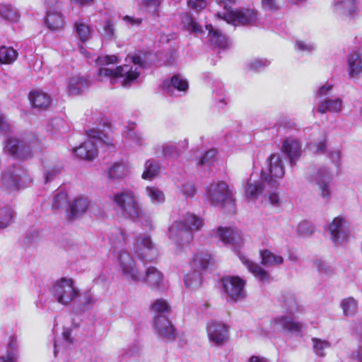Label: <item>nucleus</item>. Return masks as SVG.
Returning <instances> with one entry per match:
<instances>
[{"mask_svg": "<svg viewBox=\"0 0 362 362\" xmlns=\"http://www.w3.org/2000/svg\"><path fill=\"white\" fill-rule=\"evenodd\" d=\"M32 106L40 110H46L50 105V96L42 90H34L29 94Z\"/></svg>", "mask_w": 362, "mask_h": 362, "instance_id": "obj_29", "label": "nucleus"}, {"mask_svg": "<svg viewBox=\"0 0 362 362\" xmlns=\"http://www.w3.org/2000/svg\"><path fill=\"white\" fill-rule=\"evenodd\" d=\"M267 171L262 170L261 180H252L251 178L247 181L245 187V195L249 199H257L266 190L267 187L277 189L278 180L281 179L284 175V167L281 156L279 154L273 153L267 159Z\"/></svg>", "mask_w": 362, "mask_h": 362, "instance_id": "obj_2", "label": "nucleus"}, {"mask_svg": "<svg viewBox=\"0 0 362 362\" xmlns=\"http://www.w3.org/2000/svg\"><path fill=\"white\" fill-rule=\"evenodd\" d=\"M341 307L343 310L344 315L346 316H354L358 310L357 302L352 297L344 298L341 302Z\"/></svg>", "mask_w": 362, "mask_h": 362, "instance_id": "obj_42", "label": "nucleus"}, {"mask_svg": "<svg viewBox=\"0 0 362 362\" xmlns=\"http://www.w3.org/2000/svg\"><path fill=\"white\" fill-rule=\"evenodd\" d=\"M281 151L288 158L291 168H293L302 155V145L295 138H286L283 141Z\"/></svg>", "mask_w": 362, "mask_h": 362, "instance_id": "obj_21", "label": "nucleus"}, {"mask_svg": "<svg viewBox=\"0 0 362 362\" xmlns=\"http://www.w3.org/2000/svg\"><path fill=\"white\" fill-rule=\"evenodd\" d=\"M206 28L209 30V40L212 45L221 49H225L228 47L227 38L221 31L214 29L211 25H206Z\"/></svg>", "mask_w": 362, "mask_h": 362, "instance_id": "obj_33", "label": "nucleus"}, {"mask_svg": "<svg viewBox=\"0 0 362 362\" xmlns=\"http://www.w3.org/2000/svg\"><path fill=\"white\" fill-rule=\"evenodd\" d=\"M314 266L320 274H329L332 272V267L324 260L316 259L314 262Z\"/></svg>", "mask_w": 362, "mask_h": 362, "instance_id": "obj_57", "label": "nucleus"}, {"mask_svg": "<svg viewBox=\"0 0 362 362\" xmlns=\"http://www.w3.org/2000/svg\"><path fill=\"white\" fill-rule=\"evenodd\" d=\"M108 238L110 244L115 250L122 247L126 241L125 233L119 228L114 229V230L109 234Z\"/></svg>", "mask_w": 362, "mask_h": 362, "instance_id": "obj_39", "label": "nucleus"}, {"mask_svg": "<svg viewBox=\"0 0 362 362\" xmlns=\"http://www.w3.org/2000/svg\"><path fill=\"white\" fill-rule=\"evenodd\" d=\"M203 225V220L200 217L186 213L181 219L170 225L168 235L177 246L187 245L193 240L194 232L199 230Z\"/></svg>", "mask_w": 362, "mask_h": 362, "instance_id": "obj_4", "label": "nucleus"}, {"mask_svg": "<svg viewBox=\"0 0 362 362\" xmlns=\"http://www.w3.org/2000/svg\"><path fill=\"white\" fill-rule=\"evenodd\" d=\"M68 203V194L62 189L56 192L52 200V207L54 210L64 209Z\"/></svg>", "mask_w": 362, "mask_h": 362, "instance_id": "obj_41", "label": "nucleus"}, {"mask_svg": "<svg viewBox=\"0 0 362 362\" xmlns=\"http://www.w3.org/2000/svg\"><path fill=\"white\" fill-rule=\"evenodd\" d=\"M206 201L212 206L223 208L226 204L233 205L234 198L232 190L223 181L214 182L206 187Z\"/></svg>", "mask_w": 362, "mask_h": 362, "instance_id": "obj_9", "label": "nucleus"}, {"mask_svg": "<svg viewBox=\"0 0 362 362\" xmlns=\"http://www.w3.org/2000/svg\"><path fill=\"white\" fill-rule=\"evenodd\" d=\"M333 89L332 84L326 83L320 86L315 93V98L318 99V101L322 99L327 98L329 92Z\"/></svg>", "mask_w": 362, "mask_h": 362, "instance_id": "obj_55", "label": "nucleus"}, {"mask_svg": "<svg viewBox=\"0 0 362 362\" xmlns=\"http://www.w3.org/2000/svg\"><path fill=\"white\" fill-rule=\"evenodd\" d=\"M123 21L130 26H139L142 23L141 18H135L130 16H125L122 18Z\"/></svg>", "mask_w": 362, "mask_h": 362, "instance_id": "obj_62", "label": "nucleus"}, {"mask_svg": "<svg viewBox=\"0 0 362 362\" xmlns=\"http://www.w3.org/2000/svg\"><path fill=\"white\" fill-rule=\"evenodd\" d=\"M13 218V211L11 207L5 206L0 209V229L7 227Z\"/></svg>", "mask_w": 362, "mask_h": 362, "instance_id": "obj_47", "label": "nucleus"}, {"mask_svg": "<svg viewBox=\"0 0 362 362\" xmlns=\"http://www.w3.org/2000/svg\"><path fill=\"white\" fill-rule=\"evenodd\" d=\"M269 189H266L267 191V196L269 202L274 206H279L280 205V199L279 194L276 192H273L274 189L269 187Z\"/></svg>", "mask_w": 362, "mask_h": 362, "instance_id": "obj_60", "label": "nucleus"}, {"mask_svg": "<svg viewBox=\"0 0 362 362\" xmlns=\"http://www.w3.org/2000/svg\"><path fill=\"white\" fill-rule=\"evenodd\" d=\"M125 62L124 65L113 69L110 66L118 63L117 56L99 57L97 63L100 67L98 70V81L109 82L113 86L129 87L138 79L144 62L138 55H129Z\"/></svg>", "mask_w": 362, "mask_h": 362, "instance_id": "obj_1", "label": "nucleus"}, {"mask_svg": "<svg viewBox=\"0 0 362 362\" xmlns=\"http://www.w3.org/2000/svg\"><path fill=\"white\" fill-rule=\"evenodd\" d=\"M330 238L335 245L344 243L350 235L347 221L342 216L334 218L328 227Z\"/></svg>", "mask_w": 362, "mask_h": 362, "instance_id": "obj_17", "label": "nucleus"}, {"mask_svg": "<svg viewBox=\"0 0 362 362\" xmlns=\"http://www.w3.org/2000/svg\"><path fill=\"white\" fill-rule=\"evenodd\" d=\"M187 21L186 28L188 31L195 33H201L202 32V26L194 19L187 16Z\"/></svg>", "mask_w": 362, "mask_h": 362, "instance_id": "obj_59", "label": "nucleus"}, {"mask_svg": "<svg viewBox=\"0 0 362 362\" xmlns=\"http://www.w3.org/2000/svg\"><path fill=\"white\" fill-rule=\"evenodd\" d=\"M181 191L186 198H192L196 194L197 189L194 183L187 182L182 185Z\"/></svg>", "mask_w": 362, "mask_h": 362, "instance_id": "obj_54", "label": "nucleus"}, {"mask_svg": "<svg viewBox=\"0 0 362 362\" xmlns=\"http://www.w3.org/2000/svg\"><path fill=\"white\" fill-rule=\"evenodd\" d=\"M65 124L63 119L60 118H54L51 120L47 127V131L52 134L64 133L66 131Z\"/></svg>", "mask_w": 362, "mask_h": 362, "instance_id": "obj_48", "label": "nucleus"}, {"mask_svg": "<svg viewBox=\"0 0 362 362\" xmlns=\"http://www.w3.org/2000/svg\"><path fill=\"white\" fill-rule=\"evenodd\" d=\"M308 149L315 154H323L327 153V137L324 136L321 140L310 142L308 146Z\"/></svg>", "mask_w": 362, "mask_h": 362, "instance_id": "obj_46", "label": "nucleus"}, {"mask_svg": "<svg viewBox=\"0 0 362 362\" xmlns=\"http://www.w3.org/2000/svg\"><path fill=\"white\" fill-rule=\"evenodd\" d=\"M40 233L37 230L30 232L25 238V242L28 245H33L36 243L40 238Z\"/></svg>", "mask_w": 362, "mask_h": 362, "instance_id": "obj_63", "label": "nucleus"}, {"mask_svg": "<svg viewBox=\"0 0 362 362\" xmlns=\"http://www.w3.org/2000/svg\"><path fill=\"white\" fill-rule=\"evenodd\" d=\"M115 25L112 21L106 20L103 27L102 36L107 40H112L115 38Z\"/></svg>", "mask_w": 362, "mask_h": 362, "instance_id": "obj_50", "label": "nucleus"}, {"mask_svg": "<svg viewBox=\"0 0 362 362\" xmlns=\"http://www.w3.org/2000/svg\"><path fill=\"white\" fill-rule=\"evenodd\" d=\"M303 324L293 320L291 317L284 315L274 318L269 322V327L267 325L262 328V334L268 335L270 333L281 332H300L302 330Z\"/></svg>", "mask_w": 362, "mask_h": 362, "instance_id": "obj_14", "label": "nucleus"}, {"mask_svg": "<svg viewBox=\"0 0 362 362\" xmlns=\"http://www.w3.org/2000/svg\"><path fill=\"white\" fill-rule=\"evenodd\" d=\"M42 145L33 134H26L21 140L14 136L7 138L3 148L4 153L18 159H27L41 151Z\"/></svg>", "mask_w": 362, "mask_h": 362, "instance_id": "obj_5", "label": "nucleus"}, {"mask_svg": "<svg viewBox=\"0 0 362 362\" xmlns=\"http://www.w3.org/2000/svg\"><path fill=\"white\" fill-rule=\"evenodd\" d=\"M163 0H144L143 5L148 11L154 16H158L159 8Z\"/></svg>", "mask_w": 362, "mask_h": 362, "instance_id": "obj_51", "label": "nucleus"}, {"mask_svg": "<svg viewBox=\"0 0 362 362\" xmlns=\"http://www.w3.org/2000/svg\"><path fill=\"white\" fill-rule=\"evenodd\" d=\"M211 256L208 253H198L194 256L192 267L195 271L187 274L184 281L187 287L197 288L202 284L201 270L206 269L211 262Z\"/></svg>", "mask_w": 362, "mask_h": 362, "instance_id": "obj_13", "label": "nucleus"}, {"mask_svg": "<svg viewBox=\"0 0 362 362\" xmlns=\"http://www.w3.org/2000/svg\"><path fill=\"white\" fill-rule=\"evenodd\" d=\"M151 308L155 314L153 326L156 333L166 341H173L176 337V333L167 317L170 312L168 303L162 298L157 299L151 305Z\"/></svg>", "mask_w": 362, "mask_h": 362, "instance_id": "obj_6", "label": "nucleus"}, {"mask_svg": "<svg viewBox=\"0 0 362 362\" xmlns=\"http://www.w3.org/2000/svg\"><path fill=\"white\" fill-rule=\"evenodd\" d=\"M326 153L332 163L337 168H339L341 158V151L339 148H332L328 150Z\"/></svg>", "mask_w": 362, "mask_h": 362, "instance_id": "obj_53", "label": "nucleus"}, {"mask_svg": "<svg viewBox=\"0 0 362 362\" xmlns=\"http://www.w3.org/2000/svg\"><path fill=\"white\" fill-rule=\"evenodd\" d=\"M145 194L150 199L153 204H163L165 197L163 192L153 186H148L145 188Z\"/></svg>", "mask_w": 362, "mask_h": 362, "instance_id": "obj_38", "label": "nucleus"}, {"mask_svg": "<svg viewBox=\"0 0 362 362\" xmlns=\"http://www.w3.org/2000/svg\"><path fill=\"white\" fill-rule=\"evenodd\" d=\"M343 100L340 98L320 100L317 102V112L320 114L327 112L339 113L342 110Z\"/></svg>", "mask_w": 362, "mask_h": 362, "instance_id": "obj_26", "label": "nucleus"}, {"mask_svg": "<svg viewBox=\"0 0 362 362\" xmlns=\"http://www.w3.org/2000/svg\"><path fill=\"white\" fill-rule=\"evenodd\" d=\"M128 174V168L122 162L114 163L107 169V177L112 180L124 179Z\"/></svg>", "mask_w": 362, "mask_h": 362, "instance_id": "obj_32", "label": "nucleus"}, {"mask_svg": "<svg viewBox=\"0 0 362 362\" xmlns=\"http://www.w3.org/2000/svg\"><path fill=\"white\" fill-rule=\"evenodd\" d=\"M88 139L79 146L74 148V152L77 157L86 160H93L98 155L97 146L98 144L112 145V141L97 129H90L87 132Z\"/></svg>", "mask_w": 362, "mask_h": 362, "instance_id": "obj_8", "label": "nucleus"}, {"mask_svg": "<svg viewBox=\"0 0 362 362\" xmlns=\"http://www.w3.org/2000/svg\"><path fill=\"white\" fill-rule=\"evenodd\" d=\"M50 293L59 303L66 305L75 302L79 296V291L71 279L61 278L50 288Z\"/></svg>", "mask_w": 362, "mask_h": 362, "instance_id": "obj_10", "label": "nucleus"}, {"mask_svg": "<svg viewBox=\"0 0 362 362\" xmlns=\"http://www.w3.org/2000/svg\"><path fill=\"white\" fill-rule=\"evenodd\" d=\"M0 15L2 18L16 22L18 20L19 14L16 8L11 5H3L0 7Z\"/></svg>", "mask_w": 362, "mask_h": 362, "instance_id": "obj_45", "label": "nucleus"}, {"mask_svg": "<svg viewBox=\"0 0 362 362\" xmlns=\"http://www.w3.org/2000/svg\"><path fill=\"white\" fill-rule=\"evenodd\" d=\"M217 235L224 245H230L235 251L242 245V236L238 230L219 227L217 229Z\"/></svg>", "mask_w": 362, "mask_h": 362, "instance_id": "obj_23", "label": "nucleus"}, {"mask_svg": "<svg viewBox=\"0 0 362 362\" xmlns=\"http://www.w3.org/2000/svg\"><path fill=\"white\" fill-rule=\"evenodd\" d=\"M160 165L158 161L148 159L144 163V170L141 175L144 180H152L158 175Z\"/></svg>", "mask_w": 362, "mask_h": 362, "instance_id": "obj_34", "label": "nucleus"}, {"mask_svg": "<svg viewBox=\"0 0 362 362\" xmlns=\"http://www.w3.org/2000/svg\"><path fill=\"white\" fill-rule=\"evenodd\" d=\"M347 71L350 78L362 74V57L358 53H353L347 57Z\"/></svg>", "mask_w": 362, "mask_h": 362, "instance_id": "obj_30", "label": "nucleus"}, {"mask_svg": "<svg viewBox=\"0 0 362 362\" xmlns=\"http://www.w3.org/2000/svg\"><path fill=\"white\" fill-rule=\"evenodd\" d=\"M238 256L242 263L246 266L247 269L260 281L264 282L269 280V274L263 269L259 265L251 262L240 252L236 251Z\"/></svg>", "mask_w": 362, "mask_h": 362, "instance_id": "obj_28", "label": "nucleus"}, {"mask_svg": "<svg viewBox=\"0 0 362 362\" xmlns=\"http://www.w3.org/2000/svg\"><path fill=\"white\" fill-rule=\"evenodd\" d=\"M283 306L286 308V312L291 315L301 311V308L293 294H288L284 296Z\"/></svg>", "mask_w": 362, "mask_h": 362, "instance_id": "obj_43", "label": "nucleus"}, {"mask_svg": "<svg viewBox=\"0 0 362 362\" xmlns=\"http://www.w3.org/2000/svg\"><path fill=\"white\" fill-rule=\"evenodd\" d=\"M270 62L266 59H255L248 64V69L250 70L259 71L264 67L269 66Z\"/></svg>", "mask_w": 362, "mask_h": 362, "instance_id": "obj_52", "label": "nucleus"}, {"mask_svg": "<svg viewBox=\"0 0 362 362\" xmlns=\"http://www.w3.org/2000/svg\"><path fill=\"white\" fill-rule=\"evenodd\" d=\"M296 47L298 50L305 52H311L315 49V45L310 42L297 41Z\"/></svg>", "mask_w": 362, "mask_h": 362, "instance_id": "obj_58", "label": "nucleus"}, {"mask_svg": "<svg viewBox=\"0 0 362 362\" xmlns=\"http://www.w3.org/2000/svg\"><path fill=\"white\" fill-rule=\"evenodd\" d=\"M88 86V82L80 76H74L69 79L68 89L71 94H79Z\"/></svg>", "mask_w": 362, "mask_h": 362, "instance_id": "obj_36", "label": "nucleus"}, {"mask_svg": "<svg viewBox=\"0 0 362 362\" xmlns=\"http://www.w3.org/2000/svg\"><path fill=\"white\" fill-rule=\"evenodd\" d=\"M74 28L81 42H86L91 38L93 30L84 19L76 21Z\"/></svg>", "mask_w": 362, "mask_h": 362, "instance_id": "obj_31", "label": "nucleus"}, {"mask_svg": "<svg viewBox=\"0 0 362 362\" xmlns=\"http://www.w3.org/2000/svg\"><path fill=\"white\" fill-rule=\"evenodd\" d=\"M307 180L318 187L320 194L324 199L328 200L331 197L332 175L328 168L323 166L312 170L308 173Z\"/></svg>", "mask_w": 362, "mask_h": 362, "instance_id": "obj_12", "label": "nucleus"}, {"mask_svg": "<svg viewBox=\"0 0 362 362\" xmlns=\"http://www.w3.org/2000/svg\"><path fill=\"white\" fill-rule=\"evenodd\" d=\"M334 11L339 16L354 18L359 11L358 0H337L334 4Z\"/></svg>", "mask_w": 362, "mask_h": 362, "instance_id": "obj_24", "label": "nucleus"}, {"mask_svg": "<svg viewBox=\"0 0 362 362\" xmlns=\"http://www.w3.org/2000/svg\"><path fill=\"white\" fill-rule=\"evenodd\" d=\"M136 245L134 254L144 264L156 260L158 251L148 235H140L136 239Z\"/></svg>", "mask_w": 362, "mask_h": 362, "instance_id": "obj_15", "label": "nucleus"}, {"mask_svg": "<svg viewBox=\"0 0 362 362\" xmlns=\"http://www.w3.org/2000/svg\"><path fill=\"white\" fill-rule=\"evenodd\" d=\"M207 335L210 341L216 346L223 344L228 337V327L225 324L211 321L208 323Z\"/></svg>", "mask_w": 362, "mask_h": 362, "instance_id": "obj_20", "label": "nucleus"}, {"mask_svg": "<svg viewBox=\"0 0 362 362\" xmlns=\"http://www.w3.org/2000/svg\"><path fill=\"white\" fill-rule=\"evenodd\" d=\"M187 141L184 140L180 143L168 142L154 147V153L158 158H177L180 154V149L187 147Z\"/></svg>", "mask_w": 362, "mask_h": 362, "instance_id": "obj_22", "label": "nucleus"}, {"mask_svg": "<svg viewBox=\"0 0 362 362\" xmlns=\"http://www.w3.org/2000/svg\"><path fill=\"white\" fill-rule=\"evenodd\" d=\"M312 345L315 354L320 357L325 356V351L330 347V343L328 341L315 337L312 339Z\"/></svg>", "mask_w": 362, "mask_h": 362, "instance_id": "obj_44", "label": "nucleus"}, {"mask_svg": "<svg viewBox=\"0 0 362 362\" xmlns=\"http://www.w3.org/2000/svg\"><path fill=\"white\" fill-rule=\"evenodd\" d=\"M122 216L133 221H141L145 214L136 194L132 190H124L115 194L112 198Z\"/></svg>", "mask_w": 362, "mask_h": 362, "instance_id": "obj_7", "label": "nucleus"}, {"mask_svg": "<svg viewBox=\"0 0 362 362\" xmlns=\"http://www.w3.org/2000/svg\"><path fill=\"white\" fill-rule=\"evenodd\" d=\"M135 123L131 122L124 127L123 136L125 142L131 146H144L146 144V137L141 132L135 130Z\"/></svg>", "mask_w": 362, "mask_h": 362, "instance_id": "obj_25", "label": "nucleus"}, {"mask_svg": "<svg viewBox=\"0 0 362 362\" xmlns=\"http://www.w3.org/2000/svg\"><path fill=\"white\" fill-rule=\"evenodd\" d=\"M161 88L170 96L176 97L181 95V94L178 95L177 92L185 94L189 88V85L187 81L182 76L176 74L173 76L170 79L164 80Z\"/></svg>", "mask_w": 362, "mask_h": 362, "instance_id": "obj_19", "label": "nucleus"}, {"mask_svg": "<svg viewBox=\"0 0 362 362\" xmlns=\"http://www.w3.org/2000/svg\"><path fill=\"white\" fill-rule=\"evenodd\" d=\"M18 356L14 352H6L5 355L0 356V362H17Z\"/></svg>", "mask_w": 362, "mask_h": 362, "instance_id": "obj_64", "label": "nucleus"}, {"mask_svg": "<svg viewBox=\"0 0 362 362\" xmlns=\"http://www.w3.org/2000/svg\"><path fill=\"white\" fill-rule=\"evenodd\" d=\"M25 173L17 166H13L12 169L5 170L1 175V187L4 190L14 191L19 189L20 182L23 180Z\"/></svg>", "mask_w": 362, "mask_h": 362, "instance_id": "obj_18", "label": "nucleus"}, {"mask_svg": "<svg viewBox=\"0 0 362 362\" xmlns=\"http://www.w3.org/2000/svg\"><path fill=\"white\" fill-rule=\"evenodd\" d=\"M260 256L262 264L266 267L277 266L284 262V259L281 256L275 255L268 250L261 251Z\"/></svg>", "mask_w": 362, "mask_h": 362, "instance_id": "obj_37", "label": "nucleus"}, {"mask_svg": "<svg viewBox=\"0 0 362 362\" xmlns=\"http://www.w3.org/2000/svg\"><path fill=\"white\" fill-rule=\"evenodd\" d=\"M232 5L223 8V11H218L217 16L235 26L252 25L257 21V13L254 10L250 8L232 10Z\"/></svg>", "mask_w": 362, "mask_h": 362, "instance_id": "obj_11", "label": "nucleus"}, {"mask_svg": "<svg viewBox=\"0 0 362 362\" xmlns=\"http://www.w3.org/2000/svg\"><path fill=\"white\" fill-rule=\"evenodd\" d=\"M90 206V200L84 196L76 197L69 206V217L74 219L83 214Z\"/></svg>", "mask_w": 362, "mask_h": 362, "instance_id": "obj_27", "label": "nucleus"}, {"mask_svg": "<svg viewBox=\"0 0 362 362\" xmlns=\"http://www.w3.org/2000/svg\"><path fill=\"white\" fill-rule=\"evenodd\" d=\"M297 230L300 235H308L313 233L314 227L309 222L303 221L298 224Z\"/></svg>", "mask_w": 362, "mask_h": 362, "instance_id": "obj_56", "label": "nucleus"}, {"mask_svg": "<svg viewBox=\"0 0 362 362\" xmlns=\"http://www.w3.org/2000/svg\"><path fill=\"white\" fill-rule=\"evenodd\" d=\"M187 5L194 10H201L206 7V0H187Z\"/></svg>", "mask_w": 362, "mask_h": 362, "instance_id": "obj_61", "label": "nucleus"}, {"mask_svg": "<svg viewBox=\"0 0 362 362\" xmlns=\"http://www.w3.org/2000/svg\"><path fill=\"white\" fill-rule=\"evenodd\" d=\"M45 23L49 30H57L63 27L64 22L60 12L48 11Z\"/></svg>", "mask_w": 362, "mask_h": 362, "instance_id": "obj_35", "label": "nucleus"}, {"mask_svg": "<svg viewBox=\"0 0 362 362\" xmlns=\"http://www.w3.org/2000/svg\"><path fill=\"white\" fill-rule=\"evenodd\" d=\"M216 155L215 149H210L204 153L199 158L197 165L200 166H209L213 163Z\"/></svg>", "mask_w": 362, "mask_h": 362, "instance_id": "obj_49", "label": "nucleus"}, {"mask_svg": "<svg viewBox=\"0 0 362 362\" xmlns=\"http://www.w3.org/2000/svg\"><path fill=\"white\" fill-rule=\"evenodd\" d=\"M117 259L122 275L127 280L135 283L145 281L151 289L155 290H158L163 286L164 276L156 267H148L145 276H142L129 252L122 249L119 250Z\"/></svg>", "mask_w": 362, "mask_h": 362, "instance_id": "obj_3", "label": "nucleus"}, {"mask_svg": "<svg viewBox=\"0 0 362 362\" xmlns=\"http://www.w3.org/2000/svg\"><path fill=\"white\" fill-rule=\"evenodd\" d=\"M18 53L12 47L2 46L0 47V63L9 64L17 59Z\"/></svg>", "mask_w": 362, "mask_h": 362, "instance_id": "obj_40", "label": "nucleus"}, {"mask_svg": "<svg viewBox=\"0 0 362 362\" xmlns=\"http://www.w3.org/2000/svg\"><path fill=\"white\" fill-rule=\"evenodd\" d=\"M223 288L228 297L234 301L245 298V281L239 276H228L222 279Z\"/></svg>", "mask_w": 362, "mask_h": 362, "instance_id": "obj_16", "label": "nucleus"}]
</instances>
